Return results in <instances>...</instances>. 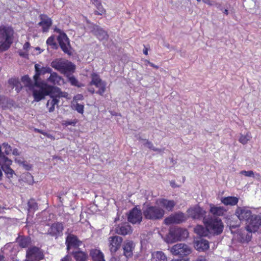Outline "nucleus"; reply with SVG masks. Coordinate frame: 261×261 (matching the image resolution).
I'll list each match as a JSON object with an SVG mask.
<instances>
[{
	"label": "nucleus",
	"instance_id": "obj_1",
	"mask_svg": "<svg viewBox=\"0 0 261 261\" xmlns=\"http://www.w3.org/2000/svg\"><path fill=\"white\" fill-rule=\"evenodd\" d=\"M35 74L33 76V79L35 80V83L36 86L39 88L38 90L34 89V93L36 91L39 93L41 89H43V87L42 85V84H47L46 82L43 81L41 78L40 76L44 75L45 73H50L49 76L47 79V81L53 85H57L61 86L65 84L64 79L57 73L53 72V70L51 68L48 67H42L39 64L35 65Z\"/></svg>",
	"mask_w": 261,
	"mask_h": 261
},
{
	"label": "nucleus",
	"instance_id": "obj_2",
	"mask_svg": "<svg viewBox=\"0 0 261 261\" xmlns=\"http://www.w3.org/2000/svg\"><path fill=\"white\" fill-rule=\"evenodd\" d=\"M43 89L38 93L36 91L33 93V96L36 101H39L44 98L45 96L50 95V97L67 98L68 94L63 92L57 87L48 85L47 84H42Z\"/></svg>",
	"mask_w": 261,
	"mask_h": 261
},
{
	"label": "nucleus",
	"instance_id": "obj_3",
	"mask_svg": "<svg viewBox=\"0 0 261 261\" xmlns=\"http://www.w3.org/2000/svg\"><path fill=\"white\" fill-rule=\"evenodd\" d=\"M13 30L9 27L0 25V53L7 50L13 43Z\"/></svg>",
	"mask_w": 261,
	"mask_h": 261
},
{
	"label": "nucleus",
	"instance_id": "obj_4",
	"mask_svg": "<svg viewBox=\"0 0 261 261\" xmlns=\"http://www.w3.org/2000/svg\"><path fill=\"white\" fill-rule=\"evenodd\" d=\"M51 66L61 73L67 74L74 72L75 66L71 62L64 59L59 58L53 60Z\"/></svg>",
	"mask_w": 261,
	"mask_h": 261
},
{
	"label": "nucleus",
	"instance_id": "obj_5",
	"mask_svg": "<svg viewBox=\"0 0 261 261\" xmlns=\"http://www.w3.org/2000/svg\"><path fill=\"white\" fill-rule=\"evenodd\" d=\"M207 230L214 234H219L223 231L224 225L220 219L217 218H203Z\"/></svg>",
	"mask_w": 261,
	"mask_h": 261
},
{
	"label": "nucleus",
	"instance_id": "obj_6",
	"mask_svg": "<svg viewBox=\"0 0 261 261\" xmlns=\"http://www.w3.org/2000/svg\"><path fill=\"white\" fill-rule=\"evenodd\" d=\"M188 236V232L186 229L174 227L170 228L169 233L166 236L165 241L168 244H171L177 241L185 239Z\"/></svg>",
	"mask_w": 261,
	"mask_h": 261
},
{
	"label": "nucleus",
	"instance_id": "obj_7",
	"mask_svg": "<svg viewBox=\"0 0 261 261\" xmlns=\"http://www.w3.org/2000/svg\"><path fill=\"white\" fill-rule=\"evenodd\" d=\"M164 211L156 206H149L143 211L144 217L149 220H158L162 219L164 215Z\"/></svg>",
	"mask_w": 261,
	"mask_h": 261
},
{
	"label": "nucleus",
	"instance_id": "obj_8",
	"mask_svg": "<svg viewBox=\"0 0 261 261\" xmlns=\"http://www.w3.org/2000/svg\"><path fill=\"white\" fill-rule=\"evenodd\" d=\"M246 224L245 228L248 231H257L261 227V215L253 213Z\"/></svg>",
	"mask_w": 261,
	"mask_h": 261
},
{
	"label": "nucleus",
	"instance_id": "obj_9",
	"mask_svg": "<svg viewBox=\"0 0 261 261\" xmlns=\"http://www.w3.org/2000/svg\"><path fill=\"white\" fill-rule=\"evenodd\" d=\"M91 81L90 83V85H94L98 88V90L96 92L100 95H103L106 89V83L102 81L98 74L96 73H93L91 75Z\"/></svg>",
	"mask_w": 261,
	"mask_h": 261
},
{
	"label": "nucleus",
	"instance_id": "obj_10",
	"mask_svg": "<svg viewBox=\"0 0 261 261\" xmlns=\"http://www.w3.org/2000/svg\"><path fill=\"white\" fill-rule=\"evenodd\" d=\"M170 252L174 255L184 256L190 254L191 249L187 245L179 243L174 245L171 248Z\"/></svg>",
	"mask_w": 261,
	"mask_h": 261
},
{
	"label": "nucleus",
	"instance_id": "obj_11",
	"mask_svg": "<svg viewBox=\"0 0 261 261\" xmlns=\"http://www.w3.org/2000/svg\"><path fill=\"white\" fill-rule=\"evenodd\" d=\"M253 214L252 211L248 207H238L235 211V215L241 221H245L246 223Z\"/></svg>",
	"mask_w": 261,
	"mask_h": 261
},
{
	"label": "nucleus",
	"instance_id": "obj_12",
	"mask_svg": "<svg viewBox=\"0 0 261 261\" xmlns=\"http://www.w3.org/2000/svg\"><path fill=\"white\" fill-rule=\"evenodd\" d=\"M123 239L119 236H112L108 239L109 250L112 254L115 253L120 247Z\"/></svg>",
	"mask_w": 261,
	"mask_h": 261
},
{
	"label": "nucleus",
	"instance_id": "obj_13",
	"mask_svg": "<svg viewBox=\"0 0 261 261\" xmlns=\"http://www.w3.org/2000/svg\"><path fill=\"white\" fill-rule=\"evenodd\" d=\"M58 41L62 50L69 55H71L69 40L66 34L59 35L58 37Z\"/></svg>",
	"mask_w": 261,
	"mask_h": 261
},
{
	"label": "nucleus",
	"instance_id": "obj_14",
	"mask_svg": "<svg viewBox=\"0 0 261 261\" xmlns=\"http://www.w3.org/2000/svg\"><path fill=\"white\" fill-rule=\"evenodd\" d=\"M63 229L64 227L62 223H54L48 228L47 234L57 239L63 234Z\"/></svg>",
	"mask_w": 261,
	"mask_h": 261
},
{
	"label": "nucleus",
	"instance_id": "obj_15",
	"mask_svg": "<svg viewBox=\"0 0 261 261\" xmlns=\"http://www.w3.org/2000/svg\"><path fill=\"white\" fill-rule=\"evenodd\" d=\"M188 215L194 219H200L205 214V212L199 206H195L190 208L187 211Z\"/></svg>",
	"mask_w": 261,
	"mask_h": 261
},
{
	"label": "nucleus",
	"instance_id": "obj_16",
	"mask_svg": "<svg viewBox=\"0 0 261 261\" xmlns=\"http://www.w3.org/2000/svg\"><path fill=\"white\" fill-rule=\"evenodd\" d=\"M27 258L29 261H38L43 258V254L38 248L34 247L27 251Z\"/></svg>",
	"mask_w": 261,
	"mask_h": 261
},
{
	"label": "nucleus",
	"instance_id": "obj_17",
	"mask_svg": "<svg viewBox=\"0 0 261 261\" xmlns=\"http://www.w3.org/2000/svg\"><path fill=\"white\" fill-rule=\"evenodd\" d=\"M142 215L141 210L134 208L128 216V220L133 224L139 223L142 221Z\"/></svg>",
	"mask_w": 261,
	"mask_h": 261
},
{
	"label": "nucleus",
	"instance_id": "obj_18",
	"mask_svg": "<svg viewBox=\"0 0 261 261\" xmlns=\"http://www.w3.org/2000/svg\"><path fill=\"white\" fill-rule=\"evenodd\" d=\"M186 220L185 215L182 213H177L164 220V222L167 225L173 223H180Z\"/></svg>",
	"mask_w": 261,
	"mask_h": 261
},
{
	"label": "nucleus",
	"instance_id": "obj_19",
	"mask_svg": "<svg viewBox=\"0 0 261 261\" xmlns=\"http://www.w3.org/2000/svg\"><path fill=\"white\" fill-rule=\"evenodd\" d=\"M81 244L82 242L73 234H69L66 238V244L68 250L71 247H78Z\"/></svg>",
	"mask_w": 261,
	"mask_h": 261
},
{
	"label": "nucleus",
	"instance_id": "obj_20",
	"mask_svg": "<svg viewBox=\"0 0 261 261\" xmlns=\"http://www.w3.org/2000/svg\"><path fill=\"white\" fill-rule=\"evenodd\" d=\"M135 248V244L132 241H126L123 245V254L126 258L130 257L133 254V250Z\"/></svg>",
	"mask_w": 261,
	"mask_h": 261
},
{
	"label": "nucleus",
	"instance_id": "obj_21",
	"mask_svg": "<svg viewBox=\"0 0 261 261\" xmlns=\"http://www.w3.org/2000/svg\"><path fill=\"white\" fill-rule=\"evenodd\" d=\"M41 21L39 22L38 25L41 26L43 32H46L48 31L52 24V21L47 16L43 14L40 15Z\"/></svg>",
	"mask_w": 261,
	"mask_h": 261
},
{
	"label": "nucleus",
	"instance_id": "obj_22",
	"mask_svg": "<svg viewBox=\"0 0 261 261\" xmlns=\"http://www.w3.org/2000/svg\"><path fill=\"white\" fill-rule=\"evenodd\" d=\"M91 31L100 40L107 39L108 35L106 31L96 25H93Z\"/></svg>",
	"mask_w": 261,
	"mask_h": 261
},
{
	"label": "nucleus",
	"instance_id": "obj_23",
	"mask_svg": "<svg viewBox=\"0 0 261 261\" xmlns=\"http://www.w3.org/2000/svg\"><path fill=\"white\" fill-rule=\"evenodd\" d=\"M195 248L199 251H205L208 249V242L203 239H199L194 242Z\"/></svg>",
	"mask_w": 261,
	"mask_h": 261
},
{
	"label": "nucleus",
	"instance_id": "obj_24",
	"mask_svg": "<svg viewBox=\"0 0 261 261\" xmlns=\"http://www.w3.org/2000/svg\"><path fill=\"white\" fill-rule=\"evenodd\" d=\"M117 233L121 235H126L132 232L131 226L127 224L119 225L115 229Z\"/></svg>",
	"mask_w": 261,
	"mask_h": 261
},
{
	"label": "nucleus",
	"instance_id": "obj_25",
	"mask_svg": "<svg viewBox=\"0 0 261 261\" xmlns=\"http://www.w3.org/2000/svg\"><path fill=\"white\" fill-rule=\"evenodd\" d=\"M159 204L165 208L169 211H172L173 208L175 205V202L173 200H169L166 199H161L158 201Z\"/></svg>",
	"mask_w": 261,
	"mask_h": 261
},
{
	"label": "nucleus",
	"instance_id": "obj_26",
	"mask_svg": "<svg viewBox=\"0 0 261 261\" xmlns=\"http://www.w3.org/2000/svg\"><path fill=\"white\" fill-rule=\"evenodd\" d=\"M90 256L94 261H105L103 254L99 250L92 249L90 251Z\"/></svg>",
	"mask_w": 261,
	"mask_h": 261
},
{
	"label": "nucleus",
	"instance_id": "obj_27",
	"mask_svg": "<svg viewBox=\"0 0 261 261\" xmlns=\"http://www.w3.org/2000/svg\"><path fill=\"white\" fill-rule=\"evenodd\" d=\"M152 261H167V257L162 251H154L151 254Z\"/></svg>",
	"mask_w": 261,
	"mask_h": 261
},
{
	"label": "nucleus",
	"instance_id": "obj_28",
	"mask_svg": "<svg viewBox=\"0 0 261 261\" xmlns=\"http://www.w3.org/2000/svg\"><path fill=\"white\" fill-rule=\"evenodd\" d=\"M210 212L214 215L223 216L226 212V210L222 206H216L213 204L210 205Z\"/></svg>",
	"mask_w": 261,
	"mask_h": 261
},
{
	"label": "nucleus",
	"instance_id": "obj_29",
	"mask_svg": "<svg viewBox=\"0 0 261 261\" xmlns=\"http://www.w3.org/2000/svg\"><path fill=\"white\" fill-rule=\"evenodd\" d=\"M221 201L225 205L233 206L238 203L239 199L236 197L228 196L222 198Z\"/></svg>",
	"mask_w": 261,
	"mask_h": 261
},
{
	"label": "nucleus",
	"instance_id": "obj_30",
	"mask_svg": "<svg viewBox=\"0 0 261 261\" xmlns=\"http://www.w3.org/2000/svg\"><path fill=\"white\" fill-rule=\"evenodd\" d=\"M59 102V100L57 98L51 97V99L48 100L46 103L49 112H52L55 110V106H58Z\"/></svg>",
	"mask_w": 261,
	"mask_h": 261
},
{
	"label": "nucleus",
	"instance_id": "obj_31",
	"mask_svg": "<svg viewBox=\"0 0 261 261\" xmlns=\"http://www.w3.org/2000/svg\"><path fill=\"white\" fill-rule=\"evenodd\" d=\"M21 80H22V82L24 83V85L26 86H28V87H30V88H32V89L33 90V94L34 93V89H37V90L39 89V88H37L35 85V80H34V83L33 84V82L30 79V78L29 77V76H28V75L23 76L22 77Z\"/></svg>",
	"mask_w": 261,
	"mask_h": 261
},
{
	"label": "nucleus",
	"instance_id": "obj_32",
	"mask_svg": "<svg viewBox=\"0 0 261 261\" xmlns=\"http://www.w3.org/2000/svg\"><path fill=\"white\" fill-rule=\"evenodd\" d=\"M17 242L18 243L20 247L25 248L29 245L30 239L27 237L19 236L17 238Z\"/></svg>",
	"mask_w": 261,
	"mask_h": 261
},
{
	"label": "nucleus",
	"instance_id": "obj_33",
	"mask_svg": "<svg viewBox=\"0 0 261 261\" xmlns=\"http://www.w3.org/2000/svg\"><path fill=\"white\" fill-rule=\"evenodd\" d=\"M73 256L76 261H86L87 258V255L83 251L75 252Z\"/></svg>",
	"mask_w": 261,
	"mask_h": 261
},
{
	"label": "nucleus",
	"instance_id": "obj_34",
	"mask_svg": "<svg viewBox=\"0 0 261 261\" xmlns=\"http://www.w3.org/2000/svg\"><path fill=\"white\" fill-rule=\"evenodd\" d=\"M194 232L201 236H206L207 235L208 231L201 225H197L194 228Z\"/></svg>",
	"mask_w": 261,
	"mask_h": 261
},
{
	"label": "nucleus",
	"instance_id": "obj_35",
	"mask_svg": "<svg viewBox=\"0 0 261 261\" xmlns=\"http://www.w3.org/2000/svg\"><path fill=\"white\" fill-rule=\"evenodd\" d=\"M28 211L31 212L38 209V205L34 199H30L28 202Z\"/></svg>",
	"mask_w": 261,
	"mask_h": 261
},
{
	"label": "nucleus",
	"instance_id": "obj_36",
	"mask_svg": "<svg viewBox=\"0 0 261 261\" xmlns=\"http://www.w3.org/2000/svg\"><path fill=\"white\" fill-rule=\"evenodd\" d=\"M2 169L8 178H11L13 176L14 171L10 167L8 166H3Z\"/></svg>",
	"mask_w": 261,
	"mask_h": 261
},
{
	"label": "nucleus",
	"instance_id": "obj_37",
	"mask_svg": "<svg viewBox=\"0 0 261 261\" xmlns=\"http://www.w3.org/2000/svg\"><path fill=\"white\" fill-rule=\"evenodd\" d=\"M251 138V136L250 133H247L245 136L241 135L239 138V142L243 144H246Z\"/></svg>",
	"mask_w": 261,
	"mask_h": 261
},
{
	"label": "nucleus",
	"instance_id": "obj_38",
	"mask_svg": "<svg viewBox=\"0 0 261 261\" xmlns=\"http://www.w3.org/2000/svg\"><path fill=\"white\" fill-rule=\"evenodd\" d=\"M46 43L48 45L51 46L53 48H57V44L55 41V37L53 36L47 39Z\"/></svg>",
	"mask_w": 261,
	"mask_h": 261
},
{
	"label": "nucleus",
	"instance_id": "obj_39",
	"mask_svg": "<svg viewBox=\"0 0 261 261\" xmlns=\"http://www.w3.org/2000/svg\"><path fill=\"white\" fill-rule=\"evenodd\" d=\"M68 77L69 81L72 85L77 86L78 87H80L81 86L77 80L74 76H68Z\"/></svg>",
	"mask_w": 261,
	"mask_h": 261
},
{
	"label": "nucleus",
	"instance_id": "obj_40",
	"mask_svg": "<svg viewBox=\"0 0 261 261\" xmlns=\"http://www.w3.org/2000/svg\"><path fill=\"white\" fill-rule=\"evenodd\" d=\"M2 149L4 150V152L6 154H9L12 152L11 146L7 143H3Z\"/></svg>",
	"mask_w": 261,
	"mask_h": 261
},
{
	"label": "nucleus",
	"instance_id": "obj_41",
	"mask_svg": "<svg viewBox=\"0 0 261 261\" xmlns=\"http://www.w3.org/2000/svg\"><path fill=\"white\" fill-rule=\"evenodd\" d=\"M239 174L240 175H243L246 177H254V173L253 171L249 170V171H246V170H242L240 172Z\"/></svg>",
	"mask_w": 261,
	"mask_h": 261
},
{
	"label": "nucleus",
	"instance_id": "obj_42",
	"mask_svg": "<svg viewBox=\"0 0 261 261\" xmlns=\"http://www.w3.org/2000/svg\"><path fill=\"white\" fill-rule=\"evenodd\" d=\"M142 143L144 145H145L146 146H147L148 148L150 149H152V148H153L154 146H153V143L148 141V140H146V139H142Z\"/></svg>",
	"mask_w": 261,
	"mask_h": 261
},
{
	"label": "nucleus",
	"instance_id": "obj_43",
	"mask_svg": "<svg viewBox=\"0 0 261 261\" xmlns=\"http://www.w3.org/2000/svg\"><path fill=\"white\" fill-rule=\"evenodd\" d=\"M75 109L80 113L83 114L84 112V105L76 103L74 106Z\"/></svg>",
	"mask_w": 261,
	"mask_h": 261
},
{
	"label": "nucleus",
	"instance_id": "obj_44",
	"mask_svg": "<svg viewBox=\"0 0 261 261\" xmlns=\"http://www.w3.org/2000/svg\"><path fill=\"white\" fill-rule=\"evenodd\" d=\"M76 122H77V121L75 120H69V121L64 120L62 122V124L65 126H68V125L74 126L75 125V124L76 123Z\"/></svg>",
	"mask_w": 261,
	"mask_h": 261
},
{
	"label": "nucleus",
	"instance_id": "obj_45",
	"mask_svg": "<svg viewBox=\"0 0 261 261\" xmlns=\"http://www.w3.org/2000/svg\"><path fill=\"white\" fill-rule=\"evenodd\" d=\"M9 84L12 86V88H14L16 85L19 84V81L16 79H11L9 80Z\"/></svg>",
	"mask_w": 261,
	"mask_h": 261
},
{
	"label": "nucleus",
	"instance_id": "obj_46",
	"mask_svg": "<svg viewBox=\"0 0 261 261\" xmlns=\"http://www.w3.org/2000/svg\"><path fill=\"white\" fill-rule=\"evenodd\" d=\"M97 8H98L99 11H96L95 12V14L101 15L102 13H104L105 12V10L102 8H101V5L100 4L98 5Z\"/></svg>",
	"mask_w": 261,
	"mask_h": 261
},
{
	"label": "nucleus",
	"instance_id": "obj_47",
	"mask_svg": "<svg viewBox=\"0 0 261 261\" xmlns=\"http://www.w3.org/2000/svg\"><path fill=\"white\" fill-rule=\"evenodd\" d=\"M84 99V96L82 94H77L75 95L73 99L75 101L82 100Z\"/></svg>",
	"mask_w": 261,
	"mask_h": 261
},
{
	"label": "nucleus",
	"instance_id": "obj_48",
	"mask_svg": "<svg viewBox=\"0 0 261 261\" xmlns=\"http://www.w3.org/2000/svg\"><path fill=\"white\" fill-rule=\"evenodd\" d=\"M202 2L209 6H213L214 4V2L211 0H202Z\"/></svg>",
	"mask_w": 261,
	"mask_h": 261
},
{
	"label": "nucleus",
	"instance_id": "obj_49",
	"mask_svg": "<svg viewBox=\"0 0 261 261\" xmlns=\"http://www.w3.org/2000/svg\"><path fill=\"white\" fill-rule=\"evenodd\" d=\"M193 261H207L205 257L203 256H198L195 260Z\"/></svg>",
	"mask_w": 261,
	"mask_h": 261
},
{
	"label": "nucleus",
	"instance_id": "obj_50",
	"mask_svg": "<svg viewBox=\"0 0 261 261\" xmlns=\"http://www.w3.org/2000/svg\"><path fill=\"white\" fill-rule=\"evenodd\" d=\"M60 261H72V260L69 256L66 255L65 257H64L63 258H62Z\"/></svg>",
	"mask_w": 261,
	"mask_h": 261
},
{
	"label": "nucleus",
	"instance_id": "obj_51",
	"mask_svg": "<svg viewBox=\"0 0 261 261\" xmlns=\"http://www.w3.org/2000/svg\"><path fill=\"white\" fill-rule=\"evenodd\" d=\"M152 150L154 151H157L159 153H163L164 152V149H161V148H158L155 147H153V148L152 149Z\"/></svg>",
	"mask_w": 261,
	"mask_h": 261
},
{
	"label": "nucleus",
	"instance_id": "obj_52",
	"mask_svg": "<svg viewBox=\"0 0 261 261\" xmlns=\"http://www.w3.org/2000/svg\"><path fill=\"white\" fill-rule=\"evenodd\" d=\"M18 162L22 164L23 167L25 168L27 170H29L31 168V166L29 165H27L25 163L23 162H21L20 161H17Z\"/></svg>",
	"mask_w": 261,
	"mask_h": 261
},
{
	"label": "nucleus",
	"instance_id": "obj_53",
	"mask_svg": "<svg viewBox=\"0 0 261 261\" xmlns=\"http://www.w3.org/2000/svg\"><path fill=\"white\" fill-rule=\"evenodd\" d=\"M11 152L14 155H19V153L18 150L17 149H16V148H15L13 150H12V152Z\"/></svg>",
	"mask_w": 261,
	"mask_h": 261
},
{
	"label": "nucleus",
	"instance_id": "obj_54",
	"mask_svg": "<svg viewBox=\"0 0 261 261\" xmlns=\"http://www.w3.org/2000/svg\"><path fill=\"white\" fill-rule=\"evenodd\" d=\"M30 44L29 42H25L23 45V48L24 50H27L30 48Z\"/></svg>",
	"mask_w": 261,
	"mask_h": 261
},
{
	"label": "nucleus",
	"instance_id": "obj_55",
	"mask_svg": "<svg viewBox=\"0 0 261 261\" xmlns=\"http://www.w3.org/2000/svg\"><path fill=\"white\" fill-rule=\"evenodd\" d=\"M15 87L16 88L15 90L17 91V92H19L20 90L22 88V86L21 85V83L19 82V84L18 85H16V86H15Z\"/></svg>",
	"mask_w": 261,
	"mask_h": 261
},
{
	"label": "nucleus",
	"instance_id": "obj_56",
	"mask_svg": "<svg viewBox=\"0 0 261 261\" xmlns=\"http://www.w3.org/2000/svg\"><path fill=\"white\" fill-rule=\"evenodd\" d=\"M54 31L59 33V35H60L61 34H65L64 33L62 32L60 29H58V28H55L54 30Z\"/></svg>",
	"mask_w": 261,
	"mask_h": 261
},
{
	"label": "nucleus",
	"instance_id": "obj_57",
	"mask_svg": "<svg viewBox=\"0 0 261 261\" xmlns=\"http://www.w3.org/2000/svg\"><path fill=\"white\" fill-rule=\"evenodd\" d=\"M88 91L92 94H94L95 93V90L93 88H89L88 89Z\"/></svg>",
	"mask_w": 261,
	"mask_h": 261
},
{
	"label": "nucleus",
	"instance_id": "obj_58",
	"mask_svg": "<svg viewBox=\"0 0 261 261\" xmlns=\"http://www.w3.org/2000/svg\"><path fill=\"white\" fill-rule=\"evenodd\" d=\"M149 65L154 68H156V69H158L159 68V66H158L157 65H154V64H153L152 63H149Z\"/></svg>",
	"mask_w": 261,
	"mask_h": 261
},
{
	"label": "nucleus",
	"instance_id": "obj_59",
	"mask_svg": "<svg viewBox=\"0 0 261 261\" xmlns=\"http://www.w3.org/2000/svg\"><path fill=\"white\" fill-rule=\"evenodd\" d=\"M170 261H187V260L185 259H172Z\"/></svg>",
	"mask_w": 261,
	"mask_h": 261
},
{
	"label": "nucleus",
	"instance_id": "obj_60",
	"mask_svg": "<svg viewBox=\"0 0 261 261\" xmlns=\"http://www.w3.org/2000/svg\"><path fill=\"white\" fill-rule=\"evenodd\" d=\"M5 258L4 256L0 253V261H4Z\"/></svg>",
	"mask_w": 261,
	"mask_h": 261
},
{
	"label": "nucleus",
	"instance_id": "obj_61",
	"mask_svg": "<svg viewBox=\"0 0 261 261\" xmlns=\"http://www.w3.org/2000/svg\"><path fill=\"white\" fill-rule=\"evenodd\" d=\"M143 53L146 55H148V49L147 48H145V49H143Z\"/></svg>",
	"mask_w": 261,
	"mask_h": 261
},
{
	"label": "nucleus",
	"instance_id": "obj_62",
	"mask_svg": "<svg viewBox=\"0 0 261 261\" xmlns=\"http://www.w3.org/2000/svg\"><path fill=\"white\" fill-rule=\"evenodd\" d=\"M170 185L172 187H175V182L174 181H171L170 182Z\"/></svg>",
	"mask_w": 261,
	"mask_h": 261
},
{
	"label": "nucleus",
	"instance_id": "obj_63",
	"mask_svg": "<svg viewBox=\"0 0 261 261\" xmlns=\"http://www.w3.org/2000/svg\"><path fill=\"white\" fill-rule=\"evenodd\" d=\"M19 55H20V56H21V57H25V53H24L20 52V53H19Z\"/></svg>",
	"mask_w": 261,
	"mask_h": 261
},
{
	"label": "nucleus",
	"instance_id": "obj_64",
	"mask_svg": "<svg viewBox=\"0 0 261 261\" xmlns=\"http://www.w3.org/2000/svg\"><path fill=\"white\" fill-rule=\"evenodd\" d=\"M223 12H224V13H225L226 15H227L228 13V10L227 9H225Z\"/></svg>",
	"mask_w": 261,
	"mask_h": 261
}]
</instances>
